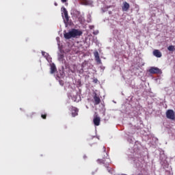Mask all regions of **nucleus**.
I'll return each instance as SVG.
<instances>
[{"label":"nucleus","instance_id":"nucleus-13","mask_svg":"<svg viewBox=\"0 0 175 175\" xmlns=\"http://www.w3.org/2000/svg\"><path fill=\"white\" fill-rule=\"evenodd\" d=\"M167 50L168 51H175L174 46V45L169 46L167 47Z\"/></svg>","mask_w":175,"mask_h":175},{"label":"nucleus","instance_id":"nucleus-19","mask_svg":"<svg viewBox=\"0 0 175 175\" xmlns=\"http://www.w3.org/2000/svg\"><path fill=\"white\" fill-rule=\"evenodd\" d=\"M94 83H98V79H94Z\"/></svg>","mask_w":175,"mask_h":175},{"label":"nucleus","instance_id":"nucleus-12","mask_svg":"<svg viewBox=\"0 0 175 175\" xmlns=\"http://www.w3.org/2000/svg\"><path fill=\"white\" fill-rule=\"evenodd\" d=\"M64 55L63 53L59 54L58 55V59L59 61H64Z\"/></svg>","mask_w":175,"mask_h":175},{"label":"nucleus","instance_id":"nucleus-2","mask_svg":"<svg viewBox=\"0 0 175 175\" xmlns=\"http://www.w3.org/2000/svg\"><path fill=\"white\" fill-rule=\"evenodd\" d=\"M103 150L104 152V157L103 159H98L97 162L98 163H99L100 165H105V163L106 162V160L105 159V158H106L107 159V157H109V154H107V152H106V147L103 146Z\"/></svg>","mask_w":175,"mask_h":175},{"label":"nucleus","instance_id":"nucleus-7","mask_svg":"<svg viewBox=\"0 0 175 175\" xmlns=\"http://www.w3.org/2000/svg\"><path fill=\"white\" fill-rule=\"evenodd\" d=\"M93 122L96 126H99L100 125V118L96 116L93 119Z\"/></svg>","mask_w":175,"mask_h":175},{"label":"nucleus","instance_id":"nucleus-18","mask_svg":"<svg viewBox=\"0 0 175 175\" xmlns=\"http://www.w3.org/2000/svg\"><path fill=\"white\" fill-rule=\"evenodd\" d=\"M42 54L43 56H45L46 54H47V53H46V52H44V51H42Z\"/></svg>","mask_w":175,"mask_h":175},{"label":"nucleus","instance_id":"nucleus-3","mask_svg":"<svg viewBox=\"0 0 175 175\" xmlns=\"http://www.w3.org/2000/svg\"><path fill=\"white\" fill-rule=\"evenodd\" d=\"M165 115L168 120H175V112L173 109L167 110Z\"/></svg>","mask_w":175,"mask_h":175},{"label":"nucleus","instance_id":"nucleus-22","mask_svg":"<svg viewBox=\"0 0 175 175\" xmlns=\"http://www.w3.org/2000/svg\"><path fill=\"white\" fill-rule=\"evenodd\" d=\"M83 158L85 159V158H87V157L86 156H83Z\"/></svg>","mask_w":175,"mask_h":175},{"label":"nucleus","instance_id":"nucleus-21","mask_svg":"<svg viewBox=\"0 0 175 175\" xmlns=\"http://www.w3.org/2000/svg\"><path fill=\"white\" fill-rule=\"evenodd\" d=\"M108 165H105V167H109V166H108Z\"/></svg>","mask_w":175,"mask_h":175},{"label":"nucleus","instance_id":"nucleus-20","mask_svg":"<svg viewBox=\"0 0 175 175\" xmlns=\"http://www.w3.org/2000/svg\"><path fill=\"white\" fill-rule=\"evenodd\" d=\"M63 3H65L66 2V0H61Z\"/></svg>","mask_w":175,"mask_h":175},{"label":"nucleus","instance_id":"nucleus-9","mask_svg":"<svg viewBox=\"0 0 175 175\" xmlns=\"http://www.w3.org/2000/svg\"><path fill=\"white\" fill-rule=\"evenodd\" d=\"M93 99L94 100V105L96 106L100 103V98L98 96V94H95V95L93 97Z\"/></svg>","mask_w":175,"mask_h":175},{"label":"nucleus","instance_id":"nucleus-17","mask_svg":"<svg viewBox=\"0 0 175 175\" xmlns=\"http://www.w3.org/2000/svg\"><path fill=\"white\" fill-rule=\"evenodd\" d=\"M60 85H64V81H59Z\"/></svg>","mask_w":175,"mask_h":175},{"label":"nucleus","instance_id":"nucleus-15","mask_svg":"<svg viewBox=\"0 0 175 175\" xmlns=\"http://www.w3.org/2000/svg\"><path fill=\"white\" fill-rule=\"evenodd\" d=\"M95 59L97 64H102V60H100V57H96Z\"/></svg>","mask_w":175,"mask_h":175},{"label":"nucleus","instance_id":"nucleus-4","mask_svg":"<svg viewBox=\"0 0 175 175\" xmlns=\"http://www.w3.org/2000/svg\"><path fill=\"white\" fill-rule=\"evenodd\" d=\"M62 12H63L62 14H64V23H69V15L66 8L65 7L62 8Z\"/></svg>","mask_w":175,"mask_h":175},{"label":"nucleus","instance_id":"nucleus-5","mask_svg":"<svg viewBox=\"0 0 175 175\" xmlns=\"http://www.w3.org/2000/svg\"><path fill=\"white\" fill-rule=\"evenodd\" d=\"M149 72L151 75H159V73H161V70L157 67H151L149 69Z\"/></svg>","mask_w":175,"mask_h":175},{"label":"nucleus","instance_id":"nucleus-10","mask_svg":"<svg viewBox=\"0 0 175 175\" xmlns=\"http://www.w3.org/2000/svg\"><path fill=\"white\" fill-rule=\"evenodd\" d=\"M153 55L157 57V58H161V57H162V53H161L159 50L155 49L153 51Z\"/></svg>","mask_w":175,"mask_h":175},{"label":"nucleus","instance_id":"nucleus-6","mask_svg":"<svg viewBox=\"0 0 175 175\" xmlns=\"http://www.w3.org/2000/svg\"><path fill=\"white\" fill-rule=\"evenodd\" d=\"M70 111L72 117H76L77 116H79V109H77V107H71Z\"/></svg>","mask_w":175,"mask_h":175},{"label":"nucleus","instance_id":"nucleus-16","mask_svg":"<svg viewBox=\"0 0 175 175\" xmlns=\"http://www.w3.org/2000/svg\"><path fill=\"white\" fill-rule=\"evenodd\" d=\"M41 117L43 120H46V118H47V114H42Z\"/></svg>","mask_w":175,"mask_h":175},{"label":"nucleus","instance_id":"nucleus-11","mask_svg":"<svg viewBox=\"0 0 175 175\" xmlns=\"http://www.w3.org/2000/svg\"><path fill=\"white\" fill-rule=\"evenodd\" d=\"M57 72V67H55V64H52L51 65V75H53Z\"/></svg>","mask_w":175,"mask_h":175},{"label":"nucleus","instance_id":"nucleus-14","mask_svg":"<svg viewBox=\"0 0 175 175\" xmlns=\"http://www.w3.org/2000/svg\"><path fill=\"white\" fill-rule=\"evenodd\" d=\"M94 55L95 57V59L99 58V53L98 51L94 52Z\"/></svg>","mask_w":175,"mask_h":175},{"label":"nucleus","instance_id":"nucleus-1","mask_svg":"<svg viewBox=\"0 0 175 175\" xmlns=\"http://www.w3.org/2000/svg\"><path fill=\"white\" fill-rule=\"evenodd\" d=\"M83 35V31L77 29H72L69 32H65L64 36L65 39H72V38H77V36H81Z\"/></svg>","mask_w":175,"mask_h":175},{"label":"nucleus","instance_id":"nucleus-8","mask_svg":"<svg viewBox=\"0 0 175 175\" xmlns=\"http://www.w3.org/2000/svg\"><path fill=\"white\" fill-rule=\"evenodd\" d=\"M129 8H131L129 3H128L126 1H124L123 3V6L122 7V10L123 12H128V10H129Z\"/></svg>","mask_w":175,"mask_h":175}]
</instances>
